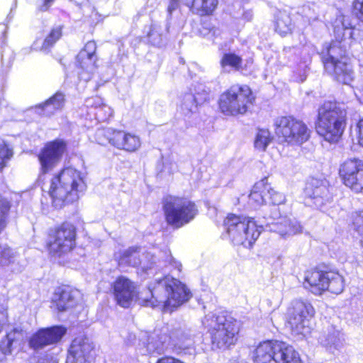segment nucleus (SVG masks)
Segmentation results:
<instances>
[{
    "label": "nucleus",
    "mask_w": 363,
    "mask_h": 363,
    "mask_svg": "<svg viewBox=\"0 0 363 363\" xmlns=\"http://www.w3.org/2000/svg\"><path fill=\"white\" fill-rule=\"evenodd\" d=\"M164 30L161 26L152 24L147 33V37L150 43L156 46H160L163 42Z\"/></svg>",
    "instance_id": "a19ab883"
},
{
    "label": "nucleus",
    "mask_w": 363,
    "mask_h": 363,
    "mask_svg": "<svg viewBox=\"0 0 363 363\" xmlns=\"http://www.w3.org/2000/svg\"><path fill=\"white\" fill-rule=\"evenodd\" d=\"M154 253L152 252L141 253L140 250L138 252L136 248L130 247L122 252H116L115 257L119 265L140 267L143 272L150 276L157 274V267L155 264Z\"/></svg>",
    "instance_id": "ddd939ff"
},
{
    "label": "nucleus",
    "mask_w": 363,
    "mask_h": 363,
    "mask_svg": "<svg viewBox=\"0 0 363 363\" xmlns=\"http://www.w3.org/2000/svg\"><path fill=\"white\" fill-rule=\"evenodd\" d=\"M164 211L167 223L180 228L194 218L198 209L188 199L169 196L165 199Z\"/></svg>",
    "instance_id": "6e6552de"
},
{
    "label": "nucleus",
    "mask_w": 363,
    "mask_h": 363,
    "mask_svg": "<svg viewBox=\"0 0 363 363\" xmlns=\"http://www.w3.org/2000/svg\"><path fill=\"white\" fill-rule=\"evenodd\" d=\"M269 190V184L266 179L257 182L249 195V201L252 206L257 207L267 204V193Z\"/></svg>",
    "instance_id": "c85d7f7f"
},
{
    "label": "nucleus",
    "mask_w": 363,
    "mask_h": 363,
    "mask_svg": "<svg viewBox=\"0 0 363 363\" xmlns=\"http://www.w3.org/2000/svg\"><path fill=\"white\" fill-rule=\"evenodd\" d=\"M13 148L4 139L0 138V171L13 157Z\"/></svg>",
    "instance_id": "79ce46f5"
},
{
    "label": "nucleus",
    "mask_w": 363,
    "mask_h": 363,
    "mask_svg": "<svg viewBox=\"0 0 363 363\" xmlns=\"http://www.w3.org/2000/svg\"><path fill=\"white\" fill-rule=\"evenodd\" d=\"M292 29L291 20L286 13H281L276 21V31L284 36L291 33Z\"/></svg>",
    "instance_id": "ea45409f"
},
{
    "label": "nucleus",
    "mask_w": 363,
    "mask_h": 363,
    "mask_svg": "<svg viewBox=\"0 0 363 363\" xmlns=\"http://www.w3.org/2000/svg\"><path fill=\"white\" fill-rule=\"evenodd\" d=\"M343 50L335 43L327 48V54L323 57L324 67L328 73L343 84H349L353 80V72Z\"/></svg>",
    "instance_id": "1a4fd4ad"
},
{
    "label": "nucleus",
    "mask_w": 363,
    "mask_h": 363,
    "mask_svg": "<svg viewBox=\"0 0 363 363\" xmlns=\"http://www.w3.org/2000/svg\"><path fill=\"white\" fill-rule=\"evenodd\" d=\"M301 12L303 16L308 18L310 23L316 21L318 18V8L315 4L303 6Z\"/></svg>",
    "instance_id": "49530a36"
},
{
    "label": "nucleus",
    "mask_w": 363,
    "mask_h": 363,
    "mask_svg": "<svg viewBox=\"0 0 363 363\" xmlns=\"http://www.w3.org/2000/svg\"><path fill=\"white\" fill-rule=\"evenodd\" d=\"M254 363H302L299 353L286 342L267 340L253 352Z\"/></svg>",
    "instance_id": "423d86ee"
},
{
    "label": "nucleus",
    "mask_w": 363,
    "mask_h": 363,
    "mask_svg": "<svg viewBox=\"0 0 363 363\" xmlns=\"http://www.w3.org/2000/svg\"><path fill=\"white\" fill-rule=\"evenodd\" d=\"M339 174L346 186L355 192L363 193V161L346 160L340 165Z\"/></svg>",
    "instance_id": "2eb2a0df"
},
{
    "label": "nucleus",
    "mask_w": 363,
    "mask_h": 363,
    "mask_svg": "<svg viewBox=\"0 0 363 363\" xmlns=\"http://www.w3.org/2000/svg\"><path fill=\"white\" fill-rule=\"evenodd\" d=\"M327 272L310 269L305 272L304 287L315 295H320L327 290Z\"/></svg>",
    "instance_id": "5701e85b"
},
{
    "label": "nucleus",
    "mask_w": 363,
    "mask_h": 363,
    "mask_svg": "<svg viewBox=\"0 0 363 363\" xmlns=\"http://www.w3.org/2000/svg\"><path fill=\"white\" fill-rule=\"evenodd\" d=\"M270 132L267 129L258 130L255 138V147L259 151H264L272 141Z\"/></svg>",
    "instance_id": "58836bf2"
},
{
    "label": "nucleus",
    "mask_w": 363,
    "mask_h": 363,
    "mask_svg": "<svg viewBox=\"0 0 363 363\" xmlns=\"http://www.w3.org/2000/svg\"><path fill=\"white\" fill-rule=\"evenodd\" d=\"M201 323L210 333L212 345L214 347L225 349L235 343L240 330V323L233 318L209 313L202 319Z\"/></svg>",
    "instance_id": "7ed1b4c3"
},
{
    "label": "nucleus",
    "mask_w": 363,
    "mask_h": 363,
    "mask_svg": "<svg viewBox=\"0 0 363 363\" xmlns=\"http://www.w3.org/2000/svg\"><path fill=\"white\" fill-rule=\"evenodd\" d=\"M96 43L94 41H89L78 54L77 60L79 66L78 74L80 80L89 81L95 71L96 68Z\"/></svg>",
    "instance_id": "6ab92c4d"
},
{
    "label": "nucleus",
    "mask_w": 363,
    "mask_h": 363,
    "mask_svg": "<svg viewBox=\"0 0 363 363\" xmlns=\"http://www.w3.org/2000/svg\"><path fill=\"white\" fill-rule=\"evenodd\" d=\"M357 128L359 130V143L363 147V118L359 120L357 123Z\"/></svg>",
    "instance_id": "5fc2aeb1"
},
{
    "label": "nucleus",
    "mask_w": 363,
    "mask_h": 363,
    "mask_svg": "<svg viewBox=\"0 0 363 363\" xmlns=\"http://www.w3.org/2000/svg\"><path fill=\"white\" fill-rule=\"evenodd\" d=\"M117 130L113 128H103L98 130L95 133V140L102 145L110 144L114 147Z\"/></svg>",
    "instance_id": "e433bc0d"
},
{
    "label": "nucleus",
    "mask_w": 363,
    "mask_h": 363,
    "mask_svg": "<svg viewBox=\"0 0 363 363\" xmlns=\"http://www.w3.org/2000/svg\"><path fill=\"white\" fill-rule=\"evenodd\" d=\"M86 189L84 174L72 167L63 168L50 179L49 195L56 208L77 201Z\"/></svg>",
    "instance_id": "f257e3e1"
},
{
    "label": "nucleus",
    "mask_w": 363,
    "mask_h": 363,
    "mask_svg": "<svg viewBox=\"0 0 363 363\" xmlns=\"http://www.w3.org/2000/svg\"><path fill=\"white\" fill-rule=\"evenodd\" d=\"M66 332V328L61 325L41 328L30 337L29 346L34 350H39L56 344L61 340Z\"/></svg>",
    "instance_id": "a211bd4d"
},
{
    "label": "nucleus",
    "mask_w": 363,
    "mask_h": 363,
    "mask_svg": "<svg viewBox=\"0 0 363 363\" xmlns=\"http://www.w3.org/2000/svg\"><path fill=\"white\" fill-rule=\"evenodd\" d=\"M207 98V93L202 90L200 92L195 94L187 93L185 94L181 101L180 109L184 115H189L194 113L197 110L198 104L206 101Z\"/></svg>",
    "instance_id": "cd10ccee"
},
{
    "label": "nucleus",
    "mask_w": 363,
    "mask_h": 363,
    "mask_svg": "<svg viewBox=\"0 0 363 363\" xmlns=\"http://www.w3.org/2000/svg\"><path fill=\"white\" fill-rule=\"evenodd\" d=\"M201 333H196L195 330L191 328L178 333L173 341L179 353L191 354L195 352L196 343L201 341Z\"/></svg>",
    "instance_id": "412c9836"
},
{
    "label": "nucleus",
    "mask_w": 363,
    "mask_h": 363,
    "mask_svg": "<svg viewBox=\"0 0 363 363\" xmlns=\"http://www.w3.org/2000/svg\"><path fill=\"white\" fill-rule=\"evenodd\" d=\"M304 193L306 196L313 201V204L320 209L330 203L332 199L328 182L326 179H310L306 184Z\"/></svg>",
    "instance_id": "f3484780"
},
{
    "label": "nucleus",
    "mask_w": 363,
    "mask_h": 363,
    "mask_svg": "<svg viewBox=\"0 0 363 363\" xmlns=\"http://www.w3.org/2000/svg\"><path fill=\"white\" fill-rule=\"evenodd\" d=\"M327 290L333 294H340L344 289V279L343 277L337 272H327Z\"/></svg>",
    "instance_id": "f704fd0d"
},
{
    "label": "nucleus",
    "mask_w": 363,
    "mask_h": 363,
    "mask_svg": "<svg viewBox=\"0 0 363 363\" xmlns=\"http://www.w3.org/2000/svg\"><path fill=\"white\" fill-rule=\"evenodd\" d=\"M271 231L275 232L283 238H287L302 232L303 227L296 219L287 216L279 217L269 223Z\"/></svg>",
    "instance_id": "4be33fe9"
},
{
    "label": "nucleus",
    "mask_w": 363,
    "mask_h": 363,
    "mask_svg": "<svg viewBox=\"0 0 363 363\" xmlns=\"http://www.w3.org/2000/svg\"><path fill=\"white\" fill-rule=\"evenodd\" d=\"M165 262H168L172 267L181 272L182 264L180 262L176 261L171 255L167 257Z\"/></svg>",
    "instance_id": "864d4df0"
},
{
    "label": "nucleus",
    "mask_w": 363,
    "mask_h": 363,
    "mask_svg": "<svg viewBox=\"0 0 363 363\" xmlns=\"http://www.w3.org/2000/svg\"><path fill=\"white\" fill-rule=\"evenodd\" d=\"M353 226L359 235L363 238V211L353 216Z\"/></svg>",
    "instance_id": "de8ad7c7"
},
{
    "label": "nucleus",
    "mask_w": 363,
    "mask_h": 363,
    "mask_svg": "<svg viewBox=\"0 0 363 363\" xmlns=\"http://www.w3.org/2000/svg\"><path fill=\"white\" fill-rule=\"evenodd\" d=\"M94 345L83 336L76 337L68 351L66 363H89Z\"/></svg>",
    "instance_id": "aec40b11"
},
{
    "label": "nucleus",
    "mask_w": 363,
    "mask_h": 363,
    "mask_svg": "<svg viewBox=\"0 0 363 363\" xmlns=\"http://www.w3.org/2000/svg\"><path fill=\"white\" fill-rule=\"evenodd\" d=\"M353 12L363 21V0H354L352 4Z\"/></svg>",
    "instance_id": "8fccbe9b"
},
{
    "label": "nucleus",
    "mask_w": 363,
    "mask_h": 363,
    "mask_svg": "<svg viewBox=\"0 0 363 363\" xmlns=\"http://www.w3.org/2000/svg\"><path fill=\"white\" fill-rule=\"evenodd\" d=\"M10 203L6 199H0V233L6 228Z\"/></svg>",
    "instance_id": "a18cd8bd"
},
{
    "label": "nucleus",
    "mask_w": 363,
    "mask_h": 363,
    "mask_svg": "<svg viewBox=\"0 0 363 363\" xmlns=\"http://www.w3.org/2000/svg\"><path fill=\"white\" fill-rule=\"evenodd\" d=\"M354 94L358 100L363 104V86L354 90Z\"/></svg>",
    "instance_id": "4d7b16f0"
},
{
    "label": "nucleus",
    "mask_w": 363,
    "mask_h": 363,
    "mask_svg": "<svg viewBox=\"0 0 363 363\" xmlns=\"http://www.w3.org/2000/svg\"><path fill=\"white\" fill-rule=\"evenodd\" d=\"M39 363H55V362L43 359L42 362H39Z\"/></svg>",
    "instance_id": "13d9d810"
},
{
    "label": "nucleus",
    "mask_w": 363,
    "mask_h": 363,
    "mask_svg": "<svg viewBox=\"0 0 363 363\" xmlns=\"http://www.w3.org/2000/svg\"><path fill=\"white\" fill-rule=\"evenodd\" d=\"M24 336V332L21 329L11 330L0 342L1 352L4 354H11L18 351L22 347Z\"/></svg>",
    "instance_id": "a878e982"
},
{
    "label": "nucleus",
    "mask_w": 363,
    "mask_h": 363,
    "mask_svg": "<svg viewBox=\"0 0 363 363\" xmlns=\"http://www.w3.org/2000/svg\"><path fill=\"white\" fill-rule=\"evenodd\" d=\"M67 145L62 140H55L45 145L38 155L40 170L43 173L48 172L57 165Z\"/></svg>",
    "instance_id": "dca6fc26"
},
{
    "label": "nucleus",
    "mask_w": 363,
    "mask_h": 363,
    "mask_svg": "<svg viewBox=\"0 0 363 363\" xmlns=\"http://www.w3.org/2000/svg\"><path fill=\"white\" fill-rule=\"evenodd\" d=\"M333 31L335 38L338 41L346 39L356 40L359 30L355 28L350 17L342 14L338 15L333 22Z\"/></svg>",
    "instance_id": "b1692460"
},
{
    "label": "nucleus",
    "mask_w": 363,
    "mask_h": 363,
    "mask_svg": "<svg viewBox=\"0 0 363 363\" xmlns=\"http://www.w3.org/2000/svg\"><path fill=\"white\" fill-rule=\"evenodd\" d=\"M253 100L252 91L248 86L235 84L220 95L219 108L226 116L244 114Z\"/></svg>",
    "instance_id": "0eeeda50"
},
{
    "label": "nucleus",
    "mask_w": 363,
    "mask_h": 363,
    "mask_svg": "<svg viewBox=\"0 0 363 363\" xmlns=\"http://www.w3.org/2000/svg\"><path fill=\"white\" fill-rule=\"evenodd\" d=\"M116 303L123 308H129L139 294V286L125 276H119L111 284V288Z\"/></svg>",
    "instance_id": "4468645a"
},
{
    "label": "nucleus",
    "mask_w": 363,
    "mask_h": 363,
    "mask_svg": "<svg viewBox=\"0 0 363 363\" xmlns=\"http://www.w3.org/2000/svg\"><path fill=\"white\" fill-rule=\"evenodd\" d=\"M221 35V30L218 28L213 27L210 29L208 38L215 42Z\"/></svg>",
    "instance_id": "3c124183"
},
{
    "label": "nucleus",
    "mask_w": 363,
    "mask_h": 363,
    "mask_svg": "<svg viewBox=\"0 0 363 363\" xmlns=\"http://www.w3.org/2000/svg\"><path fill=\"white\" fill-rule=\"evenodd\" d=\"M167 340V337L165 335L159 337L157 335H152L148 338V342L146 345V350L143 354H152V353H161L164 351V343Z\"/></svg>",
    "instance_id": "4c0bfd02"
},
{
    "label": "nucleus",
    "mask_w": 363,
    "mask_h": 363,
    "mask_svg": "<svg viewBox=\"0 0 363 363\" xmlns=\"http://www.w3.org/2000/svg\"><path fill=\"white\" fill-rule=\"evenodd\" d=\"M193 13L201 16H210L216 9L218 0H186Z\"/></svg>",
    "instance_id": "c756f323"
},
{
    "label": "nucleus",
    "mask_w": 363,
    "mask_h": 363,
    "mask_svg": "<svg viewBox=\"0 0 363 363\" xmlns=\"http://www.w3.org/2000/svg\"><path fill=\"white\" fill-rule=\"evenodd\" d=\"M267 204L280 205L285 201L283 194L274 190L269 184V190L267 193Z\"/></svg>",
    "instance_id": "c03bdc74"
},
{
    "label": "nucleus",
    "mask_w": 363,
    "mask_h": 363,
    "mask_svg": "<svg viewBox=\"0 0 363 363\" xmlns=\"http://www.w3.org/2000/svg\"><path fill=\"white\" fill-rule=\"evenodd\" d=\"M318 342L328 352L335 353L343 347L344 338L339 330L332 328L328 333H324L319 337Z\"/></svg>",
    "instance_id": "bb28decb"
},
{
    "label": "nucleus",
    "mask_w": 363,
    "mask_h": 363,
    "mask_svg": "<svg viewBox=\"0 0 363 363\" xmlns=\"http://www.w3.org/2000/svg\"><path fill=\"white\" fill-rule=\"evenodd\" d=\"M8 323L7 303L5 300L0 303V333Z\"/></svg>",
    "instance_id": "09e8293b"
},
{
    "label": "nucleus",
    "mask_w": 363,
    "mask_h": 363,
    "mask_svg": "<svg viewBox=\"0 0 363 363\" xmlns=\"http://www.w3.org/2000/svg\"><path fill=\"white\" fill-rule=\"evenodd\" d=\"M149 289L152 298L145 301V305L152 307L161 306L167 311H172L191 297L190 291L186 286L169 276L162 278L157 277Z\"/></svg>",
    "instance_id": "f03ea898"
},
{
    "label": "nucleus",
    "mask_w": 363,
    "mask_h": 363,
    "mask_svg": "<svg viewBox=\"0 0 363 363\" xmlns=\"http://www.w3.org/2000/svg\"><path fill=\"white\" fill-rule=\"evenodd\" d=\"M65 102V96L62 93L57 92L43 104L36 106V108L40 109V113L47 116L51 115L55 111L60 110Z\"/></svg>",
    "instance_id": "473e14b6"
},
{
    "label": "nucleus",
    "mask_w": 363,
    "mask_h": 363,
    "mask_svg": "<svg viewBox=\"0 0 363 363\" xmlns=\"http://www.w3.org/2000/svg\"><path fill=\"white\" fill-rule=\"evenodd\" d=\"M54 0H43L42 4L39 5V9L42 11H47L52 4Z\"/></svg>",
    "instance_id": "6e6d98bb"
},
{
    "label": "nucleus",
    "mask_w": 363,
    "mask_h": 363,
    "mask_svg": "<svg viewBox=\"0 0 363 363\" xmlns=\"http://www.w3.org/2000/svg\"><path fill=\"white\" fill-rule=\"evenodd\" d=\"M76 231L73 225L65 223L50 234L48 242L49 252L61 256L70 252L75 246Z\"/></svg>",
    "instance_id": "f8f14e48"
},
{
    "label": "nucleus",
    "mask_w": 363,
    "mask_h": 363,
    "mask_svg": "<svg viewBox=\"0 0 363 363\" xmlns=\"http://www.w3.org/2000/svg\"><path fill=\"white\" fill-rule=\"evenodd\" d=\"M87 106H93L96 109V118L100 121L108 120L113 115L112 108L103 103L101 98L95 97L86 101Z\"/></svg>",
    "instance_id": "72a5a7b5"
},
{
    "label": "nucleus",
    "mask_w": 363,
    "mask_h": 363,
    "mask_svg": "<svg viewBox=\"0 0 363 363\" xmlns=\"http://www.w3.org/2000/svg\"><path fill=\"white\" fill-rule=\"evenodd\" d=\"M224 224L229 238L234 245L249 248L252 246L262 231V225H258L252 218L228 215Z\"/></svg>",
    "instance_id": "39448f33"
},
{
    "label": "nucleus",
    "mask_w": 363,
    "mask_h": 363,
    "mask_svg": "<svg viewBox=\"0 0 363 363\" xmlns=\"http://www.w3.org/2000/svg\"><path fill=\"white\" fill-rule=\"evenodd\" d=\"M142 145L141 138L134 133L117 130L114 147L128 152L138 151Z\"/></svg>",
    "instance_id": "393cba45"
},
{
    "label": "nucleus",
    "mask_w": 363,
    "mask_h": 363,
    "mask_svg": "<svg viewBox=\"0 0 363 363\" xmlns=\"http://www.w3.org/2000/svg\"><path fill=\"white\" fill-rule=\"evenodd\" d=\"M77 294V291L68 290L57 291L54 294L52 301L55 303L58 311H63L73 307L76 304Z\"/></svg>",
    "instance_id": "2f4dec72"
},
{
    "label": "nucleus",
    "mask_w": 363,
    "mask_h": 363,
    "mask_svg": "<svg viewBox=\"0 0 363 363\" xmlns=\"http://www.w3.org/2000/svg\"><path fill=\"white\" fill-rule=\"evenodd\" d=\"M275 133L283 142L290 145H301L307 141L310 134L307 126L301 121L291 116L277 118Z\"/></svg>",
    "instance_id": "9b49d317"
},
{
    "label": "nucleus",
    "mask_w": 363,
    "mask_h": 363,
    "mask_svg": "<svg viewBox=\"0 0 363 363\" xmlns=\"http://www.w3.org/2000/svg\"><path fill=\"white\" fill-rule=\"evenodd\" d=\"M346 111L335 103L326 101L318 108L317 133L329 143H336L345 128Z\"/></svg>",
    "instance_id": "20e7f679"
},
{
    "label": "nucleus",
    "mask_w": 363,
    "mask_h": 363,
    "mask_svg": "<svg viewBox=\"0 0 363 363\" xmlns=\"http://www.w3.org/2000/svg\"><path fill=\"white\" fill-rule=\"evenodd\" d=\"M179 0H169V5L167 7L168 13L171 15L173 13V11L179 9Z\"/></svg>",
    "instance_id": "603ef678"
},
{
    "label": "nucleus",
    "mask_w": 363,
    "mask_h": 363,
    "mask_svg": "<svg viewBox=\"0 0 363 363\" xmlns=\"http://www.w3.org/2000/svg\"><path fill=\"white\" fill-rule=\"evenodd\" d=\"M16 253L7 246H4L0 252V263L2 265H9L14 262Z\"/></svg>",
    "instance_id": "37998d69"
},
{
    "label": "nucleus",
    "mask_w": 363,
    "mask_h": 363,
    "mask_svg": "<svg viewBox=\"0 0 363 363\" xmlns=\"http://www.w3.org/2000/svg\"><path fill=\"white\" fill-rule=\"evenodd\" d=\"M242 62L241 57L233 52L225 53L220 60L221 67L226 72H229V69L238 70L241 67Z\"/></svg>",
    "instance_id": "c9c22d12"
},
{
    "label": "nucleus",
    "mask_w": 363,
    "mask_h": 363,
    "mask_svg": "<svg viewBox=\"0 0 363 363\" xmlns=\"http://www.w3.org/2000/svg\"><path fill=\"white\" fill-rule=\"evenodd\" d=\"M62 30V26L60 25L53 27L44 40L36 39L32 45V48L35 50H48L61 38Z\"/></svg>",
    "instance_id": "7c9ffc66"
},
{
    "label": "nucleus",
    "mask_w": 363,
    "mask_h": 363,
    "mask_svg": "<svg viewBox=\"0 0 363 363\" xmlns=\"http://www.w3.org/2000/svg\"><path fill=\"white\" fill-rule=\"evenodd\" d=\"M315 311L312 305L302 299L293 300L286 312L287 324L292 333L306 335L310 332L309 320L313 316Z\"/></svg>",
    "instance_id": "9d476101"
}]
</instances>
